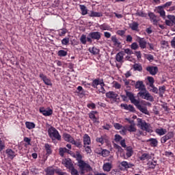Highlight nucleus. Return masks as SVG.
I'll return each mask as SVG.
<instances>
[{
	"instance_id": "774afa93",
	"label": "nucleus",
	"mask_w": 175,
	"mask_h": 175,
	"mask_svg": "<svg viewBox=\"0 0 175 175\" xmlns=\"http://www.w3.org/2000/svg\"><path fill=\"white\" fill-rule=\"evenodd\" d=\"M114 148H115L116 150H118V151L119 152H122V151H123L122 148H121V146H120L118 145V144H115V145H114Z\"/></svg>"
},
{
	"instance_id": "bf43d9fd",
	"label": "nucleus",
	"mask_w": 175,
	"mask_h": 175,
	"mask_svg": "<svg viewBox=\"0 0 175 175\" xmlns=\"http://www.w3.org/2000/svg\"><path fill=\"white\" fill-rule=\"evenodd\" d=\"M131 47L132 50H137L139 49V45L137 44V42H133L131 44Z\"/></svg>"
},
{
	"instance_id": "423d86ee",
	"label": "nucleus",
	"mask_w": 175,
	"mask_h": 175,
	"mask_svg": "<svg viewBox=\"0 0 175 175\" xmlns=\"http://www.w3.org/2000/svg\"><path fill=\"white\" fill-rule=\"evenodd\" d=\"M88 36H90V38H92L93 40H100V39L102 38V34L99 31H93L90 32L88 34Z\"/></svg>"
},
{
	"instance_id": "680f3d73",
	"label": "nucleus",
	"mask_w": 175,
	"mask_h": 175,
	"mask_svg": "<svg viewBox=\"0 0 175 175\" xmlns=\"http://www.w3.org/2000/svg\"><path fill=\"white\" fill-rule=\"evenodd\" d=\"M126 131H128V129L126 127V126L122 127V130L120 131V133L121 135H126Z\"/></svg>"
},
{
	"instance_id": "4be33fe9",
	"label": "nucleus",
	"mask_w": 175,
	"mask_h": 175,
	"mask_svg": "<svg viewBox=\"0 0 175 175\" xmlns=\"http://www.w3.org/2000/svg\"><path fill=\"white\" fill-rule=\"evenodd\" d=\"M71 144H73L74 146H75V147H77V148H81V147H83V142H81V139H80L72 140Z\"/></svg>"
},
{
	"instance_id": "a878e982",
	"label": "nucleus",
	"mask_w": 175,
	"mask_h": 175,
	"mask_svg": "<svg viewBox=\"0 0 175 175\" xmlns=\"http://www.w3.org/2000/svg\"><path fill=\"white\" fill-rule=\"evenodd\" d=\"M106 96L109 98V99H117L118 94H116L114 92H109L106 93Z\"/></svg>"
},
{
	"instance_id": "39448f33",
	"label": "nucleus",
	"mask_w": 175,
	"mask_h": 175,
	"mask_svg": "<svg viewBox=\"0 0 175 175\" xmlns=\"http://www.w3.org/2000/svg\"><path fill=\"white\" fill-rule=\"evenodd\" d=\"M137 96L142 98V99H146V100H150V102H154V97L147 92V90H141L138 94Z\"/></svg>"
},
{
	"instance_id": "7c9ffc66",
	"label": "nucleus",
	"mask_w": 175,
	"mask_h": 175,
	"mask_svg": "<svg viewBox=\"0 0 175 175\" xmlns=\"http://www.w3.org/2000/svg\"><path fill=\"white\" fill-rule=\"evenodd\" d=\"M75 157L78 162V165H79V163H81L82 162L84 161V160H83V155H81V154H80V152H76Z\"/></svg>"
},
{
	"instance_id": "8fccbe9b",
	"label": "nucleus",
	"mask_w": 175,
	"mask_h": 175,
	"mask_svg": "<svg viewBox=\"0 0 175 175\" xmlns=\"http://www.w3.org/2000/svg\"><path fill=\"white\" fill-rule=\"evenodd\" d=\"M80 42L82 44H87V36L83 34L80 38Z\"/></svg>"
},
{
	"instance_id": "c756f323",
	"label": "nucleus",
	"mask_w": 175,
	"mask_h": 175,
	"mask_svg": "<svg viewBox=\"0 0 175 175\" xmlns=\"http://www.w3.org/2000/svg\"><path fill=\"white\" fill-rule=\"evenodd\" d=\"M151 154L148 153H143L139 157L140 161H149L151 159Z\"/></svg>"
},
{
	"instance_id": "1a4fd4ad",
	"label": "nucleus",
	"mask_w": 175,
	"mask_h": 175,
	"mask_svg": "<svg viewBox=\"0 0 175 175\" xmlns=\"http://www.w3.org/2000/svg\"><path fill=\"white\" fill-rule=\"evenodd\" d=\"M40 113L45 117H50L53 114V109L50 108L46 109L44 107H41L40 108Z\"/></svg>"
},
{
	"instance_id": "69168bd1",
	"label": "nucleus",
	"mask_w": 175,
	"mask_h": 175,
	"mask_svg": "<svg viewBox=\"0 0 175 175\" xmlns=\"http://www.w3.org/2000/svg\"><path fill=\"white\" fill-rule=\"evenodd\" d=\"M113 126L116 129L120 130L122 129V125L120 124V123H115Z\"/></svg>"
},
{
	"instance_id": "c85d7f7f",
	"label": "nucleus",
	"mask_w": 175,
	"mask_h": 175,
	"mask_svg": "<svg viewBox=\"0 0 175 175\" xmlns=\"http://www.w3.org/2000/svg\"><path fill=\"white\" fill-rule=\"evenodd\" d=\"M138 43L141 49H146L147 47V41L144 38H139Z\"/></svg>"
},
{
	"instance_id": "09e8293b",
	"label": "nucleus",
	"mask_w": 175,
	"mask_h": 175,
	"mask_svg": "<svg viewBox=\"0 0 175 175\" xmlns=\"http://www.w3.org/2000/svg\"><path fill=\"white\" fill-rule=\"evenodd\" d=\"M68 32V29L64 28L59 30V36H64Z\"/></svg>"
},
{
	"instance_id": "412c9836",
	"label": "nucleus",
	"mask_w": 175,
	"mask_h": 175,
	"mask_svg": "<svg viewBox=\"0 0 175 175\" xmlns=\"http://www.w3.org/2000/svg\"><path fill=\"white\" fill-rule=\"evenodd\" d=\"M112 168L113 164H111V163H105L103 165V170H104V172H109L110 170H111Z\"/></svg>"
},
{
	"instance_id": "dca6fc26",
	"label": "nucleus",
	"mask_w": 175,
	"mask_h": 175,
	"mask_svg": "<svg viewBox=\"0 0 175 175\" xmlns=\"http://www.w3.org/2000/svg\"><path fill=\"white\" fill-rule=\"evenodd\" d=\"M136 90H139V91H146V86L142 81H137L135 84Z\"/></svg>"
},
{
	"instance_id": "0e129e2a",
	"label": "nucleus",
	"mask_w": 175,
	"mask_h": 175,
	"mask_svg": "<svg viewBox=\"0 0 175 175\" xmlns=\"http://www.w3.org/2000/svg\"><path fill=\"white\" fill-rule=\"evenodd\" d=\"M124 59L125 61H129L130 62H133V64H135V60L133 59V57L131 56H126Z\"/></svg>"
},
{
	"instance_id": "aec40b11",
	"label": "nucleus",
	"mask_w": 175,
	"mask_h": 175,
	"mask_svg": "<svg viewBox=\"0 0 175 175\" xmlns=\"http://www.w3.org/2000/svg\"><path fill=\"white\" fill-rule=\"evenodd\" d=\"M83 144L84 147H85V146H90V144H91V137H90V135H88V134H85L83 135Z\"/></svg>"
},
{
	"instance_id": "13d9d810",
	"label": "nucleus",
	"mask_w": 175,
	"mask_h": 175,
	"mask_svg": "<svg viewBox=\"0 0 175 175\" xmlns=\"http://www.w3.org/2000/svg\"><path fill=\"white\" fill-rule=\"evenodd\" d=\"M69 44V38H65L62 40V44L63 46H66V44Z\"/></svg>"
},
{
	"instance_id": "cd10ccee",
	"label": "nucleus",
	"mask_w": 175,
	"mask_h": 175,
	"mask_svg": "<svg viewBox=\"0 0 175 175\" xmlns=\"http://www.w3.org/2000/svg\"><path fill=\"white\" fill-rule=\"evenodd\" d=\"M129 27L132 31H139V23L137 22L133 21L131 23H129Z\"/></svg>"
},
{
	"instance_id": "f8f14e48",
	"label": "nucleus",
	"mask_w": 175,
	"mask_h": 175,
	"mask_svg": "<svg viewBox=\"0 0 175 175\" xmlns=\"http://www.w3.org/2000/svg\"><path fill=\"white\" fill-rule=\"evenodd\" d=\"M151 23H152L153 25H158V20L157 19V16L153 12H149L148 14Z\"/></svg>"
},
{
	"instance_id": "338daca9",
	"label": "nucleus",
	"mask_w": 175,
	"mask_h": 175,
	"mask_svg": "<svg viewBox=\"0 0 175 175\" xmlns=\"http://www.w3.org/2000/svg\"><path fill=\"white\" fill-rule=\"evenodd\" d=\"M172 4H173V1H169V2H167L165 4H163L162 6L165 9V8L170 7V5H172Z\"/></svg>"
},
{
	"instance_id": "4c0bfd02",
	"label": "nucleus",
	"mask_w": 175,
	"mask_h": 175,
	"mask_svg": "<svg viewBox=\"0 0 175 175\" xmlns=\"http://www.w3.org/2000/svg\"><path fill=\"white\" fill-rule=\"evenodd\" d=\"M165 91H166V87L165 85L159 87V95L161 98H162V96H163V94H165Z\"/></svg>"
},
{
	"instance_id": "72a5a7b5",
	"label": "nucleus",
	"mask_w": 175,
	"mask_h": 175,
	"mask_svg": "<svg viewBox=\"0 0 175 175\" xmlns=\"http://www.w3.org/2000/svg\"><path fill=\"white\" fill-rule=\"evenodd\" d=\"M126 126L129 132H136L137 131L136 126H135V124H131V125H126Z\"/></svg>"
},
{
	"instance_id": "6e6d98bb",
	"label": "nucleus",
	"mask_w": 175,
	"mask_h": 175,
	"mask_svg": "<svg viewBox=\"0 0 175 175\" xmlns=\"http://www.w3.org/2000/svg\"><path fill=\"white\" fill-rule=\"evenodd\" d=\"M123 81L124 82V85L126 86L127 90H131V86H129V84H131V80L123 79Z\"/></svg>"
},
{
	"instance_id": "4468645a",
	"label": "nucleus",
	"mask_w": 175,
	"mask_h": 175,
	"mask_svg": "<svg viewBox=\"0 0 175 175\" xmlns=\"http://www.w3.org/2000/svg\"><path fill=\"white\" fill-rule=\"evenodd\" d=\"M5 153L7 154V157L9 158V159H14L16 155V152H14L11 148L5 150Z\"/></svg>"
},
{
	"instance_id": "f704fd0d",
	"label": "nucleus",
	"mask_w": 175,
	"mask_h": 175,
	"mask_svg": "<svg viewBox=\"0 0 175 175\" xmlns=\"http://www.w3.org/2000/svg\"><path fill=\"white\" fill-rule=\"evenodd\" d=\"M82 16H85L88 13V9L84 5H79Z\"/></svg>"
},
{
	"instance_id": "9b49d317",
	"label": "nucleus",
	"mask_w": 175,
	"mask_h": 175,
	"mask_svg": "<svg viewBox=\"0 0 175 175\" xmlns=\"http://www.w3.org/2000/svg\"><path fill=\"white\" fill-rule=\"evenodd\" d=\"M96 114H98V111H92L89 113V118L94 124H99V120L96 118Z\"/></svg>"
},
{
	"instance_id": "2eb2a0df",
	"label": "nucleus",
	"mask_w": 175,
	"mask_h": 175,
	"mask_svg": "<svg viewBox=\"0 0 175 175\" xmlns=\"http://www.w3.org/2000/svg\"><path fill=\"white\" fill-rule=\"evenodd\" d=\"M121 107H123L124 110H129V111H131V113H135L136 111V109H135V107L132 105H127V104H121Z\"/></svg>"
},
{
	"instance_id": "e433bc0d",
	"label": "nucleus",
	"mask_w": 175,
	"mask_h": 175,
	"mask_svg": "<svg viewBox=\"0 0 175 175\" xmlns=\"http://www.w3.org/2000/svg\"><path fill=\"white\" fill-rule=\"evenodd\" d=\"M100 29H102V31H111L110 26L106 23L100 25Z\"/></svg>"
},
{
	"instance_id": "6e6552de",
	"label": "nucleus",
	"mask_w": 175,
	"mask_h": 175,
	"mask_svg": "<svg viewBox=\"0 0 175 175\" xmlns=\"http://www.w3.org/2000/svg\"><path fill=\"white\" fill-rule=\"evenodd\" d=\"M133 166H135V165L125 161L120 162L119 165V167L121 170H122V169H131V167H133Z\"/></svg>"
},
{
	"instance_id": "5fc2aeb1",
	"label": "nucleus",
	"mask_w": 175,
	"mask_h": 175,
	"mask_svg": "<svg viewBox=\"0 0 175 175\" xmlns=\"http://www.w3.org/2000/svg\"><path fill=\"white\" fill-rule=\"evenodd\" d=\"M110 154V152L106 149H102L101 150V156L102 157H107Z\"/></svg>"
},
{
	"instance_id": "e2e57ef3",
	"label": "nucleus",
	"mask_w": 175,
	"mask_h": 175,
	"mask_svg": "<svg viewBox=\"0 0 175 175\" xmlns=\"http://www.w3.org/2000/svg\"><path fill=\"white\" fill-rule=\"evenodd\" d=\"M123 53L124 54H128L129 55H132V54H133V51L131 50L130 49H124V51Z\"/></svg>"
},
{
	"instance_id": "37998d69",
	"label": "nucleus",
	"mask_w": 175,
	"mask_h": 175,
	"mask_svg": "<svg viewBox=\"0 0 175 175\" xmlns=\"http://www.w3.org/2000/svg\"><path fill=\"white\" fill-rule=\"evenodd\" d=\"M25 126L27 129H33V128L36 126L35 123L31 122H26Z\"/></svg>"
},
{
	"instance_id": "9d476101",
	"label": "nucleus",
	"mask_w": 175,
	"mask_h": 175,
	"mask_svg": "<svg viewBox=\"0 0 175 175\" xmlns=\"http://www.w3.org/2000/svg\"><path fill=\"white\" fill-rule=\"evenodd\" d=\"M165 9L163 5H159L157 8H156V12L157 13H159L160 14V16L163 18V20H165L166 18V12H165Z\"/></svg>"
},
{
	"instance_id": "de8ad7c7",
	"label": "nucleus",
	"mask_w": 175,
	"mask_h": 175,
	"mask_svg": "<svg viewBox=\"0 0 175 175\" xmlns=\"http://www.w3.org/2000/svg\"><path fill=\"white\" fill-rule=\"evenodd\" d=\"M70 174L72 175H79V171L75 168V167H70Z\"/></svg>"
},
{
	"instance_id": "864d4df0",
	"label": "nucleus",
	"mask_w": 175,
	"mask_h": 175,
	"mask_svg": "<svg viewBox=\"0 0 175 175\" xmlns=\"http://www.w3.org/2000/svg\"><path fill=\"white\" fill-rule=\"evenodd\" d=\"M5 142L3 140H2L1 138H0V152L1 151H3V150H5Z\"/></svg>"
},
{
	"instance_id": "c9c22d12",
	"label": "nucleus",
	"mask_w": 175,
	"mask_h": 175,
	"mask_svg": "<svg viewBox=\"0 0 175 175\" xmlns=\"http://www.w3.org/2000/svg\"><path fill=\"white\" fill-rule=\"evenodd\" d=\"M45 172L47 175H54V173H55V170L53 168V167H48L46 170Z\"/></svg>"
},
{
	"instance_id": "49530a36",
	"label": "nucleus",
	"mask_w": 175,
	"mask_h": 175,
	"mask_svg": "<svg viewBox=\"0 0 175 175\" xmlns=\"http://www.w3.org/2000/svg\"><path fill=\"white\" fill-rule=\"evenodd\" d=\"M133 150H132V148L128 147L126 148V157H128V158H130V157L133 155Z\"/></svg>"
},
{
	"instance_id": "473e14b6",
	"label": "nucleus",
	"mask_w": 175,
	"mask_h": 175,
	"mask_svg": "<svg viewBox=\"0 0 175 175\" xmlns=\"http://www.w3.org/2000/svg\"><path fill=\"white\" fill-rule=\"evenodd\" d=\"M44 149L46 151V155H51V154L53 153V150H51V145L49 144H45Z\"/></svg>"
},
{
	"instance_id": "a18cd8bd",
	"label": "nucleus",
	"mask_w": 175,
	"mask_h": 175,
	"mask_svg": "<svg viewBox=\"0 0 175 175\" xmlns=\"http://www.w3.org/2000/svg\"><path fill=\"white\" fill-rule=\"evenodd\" d=\"M57 55L59 57H66L68 55V52L64 50H60L57 52Z\"/></svg>"
},
{
	"instance_id": "0eeeda50",
	"label": "nucleus",
	"mask_w": 175,
	"mask_h": 175,
	"mask_svg": "<svg viewBox=\"0 0 175 175\" xmlns=\"http://www.w3.org/2000/svg\"><path fill=\"white\" fill-rule=\"evenodd\" d=\"M174 136V134L173 133V132H169L168 133H167L165 135L161 138V143L162 144H165V143H166L167 140H170V139H172Z\"/></svg>"
},
{
	"instance_id": "f3484780",
	"label": "nucleus",
	"mask_w": 175,
	"mask_h": 175,
	"mask_svg": "<svg viewBox=\"0 0 175 175\" xmlns=\"http://www.w3.org/2000/svg\"><path fill=\"white\" fill-rule=\"evenodd\" d=\"M40 77L44 81V84H46V85H51V81L49 79V78H47L44 74L40 73Z\"/></svg>"
},
{
	"instance_id": "bb28decb",
	"label": "nucleus",
	"mask_w": 175,
	"mask_h": 175,
	"mask_svg": "<svg viewBox=\"0 0 175 175\" xmlns=\"http://www.w3.org/2000/svg\"><path fill=\"white\" fill-rule=\"evenodd\" d=\"M148 143H150L151 147H157L158 146V140L155 138H150L147 140Z\"/></svg>"
},
{
	"instance_id": "f03ea898",
	"label": "nucleus",
	"mask_w": 175,
	"mask_h": 175,
	"mask_svg": "<svg viewBox=\"0 0 175 175\" xmlns=\"http://www.w3.org/2000/svg\"><path fill=\"white\" fill-rule=\"evenodd\" d=\"M137 126L141 127L142 131H146V132H152L151 124L147 123L146 120H142V118H137Z\"/></svg>"
},
{
	"instance_id": "b1692460",
	"label": "nucleus",
	"mask_w": 175,
	"mask_h": 175,
	"mask_svg": "<svg viewBox=\"0 0 175 175\" xmlns=\"http://www.w3.org/2000/svg\"><path fill=\"white\" fill-rule=\"evenodd\" d=\"M155 133L157 135H159V136H163V135H166V133H167V131L166 129L159 128L155 129Z\"/></svg>"
},
{
	"instance_id": "f257e3e1",
	"label": "nucleus",
	"mask_w": 175,
	"mask_h": 175,
	"mask_svg": "<svg viewBox=\"0 0 175 175\" xmlns=\"http://www.w3.org/2000/svg\"><path fill=\"white\" fill-rule=\"evenodd\" d=\"M125 92H126V95H127L131 103H133V105H134L137 107V109H138V110L141 111V113H143L144 114H146V116H150V112L147 109V107L140 105V101L135 98V95L133 94V93L131 92H128V90H125Z\"/></svg>"
},
{
	"instance_id": "4d7b16f0",
	"label": "nucleus",
	"mask_w": 175,
	"mask_h": 175,
	"mask_svg": "<svg viewBox=\"0 0 175 175\" xmlns=\"http://www.w3.org/2000/svg\"><path fill=\"white\" fill-rule=\"evenodd\" d=\"M114 140L116 143H118V142H121V140H122V137H121V135H120L118 134H116V135H115Z\"/></svg>"
},
{
	"instance_id": "20e7f679",
	"label": "nucleus",
	"mask_w": 175,
	"mask_h": 175,
	"mask_svg": "<svg viewBox=\"0 0 175 175\" xmlns=\"http://www.w3.org/2000/svg\"><path fill=\"white\" fill-rule=\"evenodd\" d=\"M48 135L52 139H56V140H61V135H59V133L55 128L53 126H51L49 129Z\"/></svg>"
},
{
	"instance_id": "3c124183",
	"label": "nucleus",
	"mask_w": 175,
	"mask_h": 175,
	"mask_svg": "<svg viewBox=\"0 0 175 175\" xmlns=\"http://www.w3.org/2000/svg\"><path fill=\"white\" fill-rule=\"evenodd\" d=\"M135 14V16H139V17H147V14L143 11H137Z\"/></svg>"
},
{
	"instance_id": "603ef678",
	"label": "nucleus",
	"mask_w": 175,
	"mask_h": 175,
	"mask_svg": "<svg viewBox=\"0 0 175 175\" xmlns=\"http://www.w3.org/2000/svg\"><path fill=\"white\" fill-rule=\"evenodd\" d=\"M150 88H148L150 92H154V94H158V89L155 85H153V86H149Z\"/></svg>"
},
{
	"instance_id": "052dcab7",
	"label": "nucleus",
	"mask_w": 175,
	"mask_h": 175,
	"mask_svg": "<svg viewBox=\"0 0 175 175\" xmlns=\"http://www.w3.org/2000/svg\"><path fill=\"white\" fill-rule=\"evenodd\" d=\"M167 18L172 22V24L175 25V16L174 15H167Z\"/></svg>"
},
{
	"instance_id": "a211bd4d",
	"label": "nucleus",
	"mask_w": 175,
	"mask_h": 175,
	"mask_svg": "<svg viewBox=\"0 0 175 175\" xmlns=\"http://www.w3.org/2000/svg\"><path fill=\"white\" fill-rule=\"evenodd\" d=\"M98 85H105V83H103V80H100V79H94L92 83V87L93 88H96Z\"/></svg>"
},
{
	"instance_id": "393cba45",
	"label": "nucleus",
	"mask_w": 175,
	"mask_h": 175,
	"mask_svg": "<svg viewBox=\"0 0 175 175\" xmlns=\"http://www.w3.org/2000/svg\"><path fill=\"white\" fill-rule=\"evenodd\" d=\"M63 137L65 140V142H68V143H71L73 142V140L75 139V138H73V137H72V135H70L68 133H64L63 135Z\"/></svg>"
},
{
	"instance_id": "7ed1b4c3",
	"label": "nucleus",
	"mask_w": 175,
	"mask_h": 175,
	"mask_svg": "<svg viewBox=\"0 0 175 175\" xmlns=\"http://www.w3.org/2000/svg\"><path fill=\"white\" fill-rule=\"evenodd\" d=\"M78 167L81 170V174H85V173H89V172H92V167L90 164L85 163V161H82L78 164Z\"/></svg>"
},
{
	"instance_id": "5701e85b",
	"label": "nucleus",
	"mask_w": 175,
	"mask_h": 175,
	"mask_svg": "<svg viewBox=\"0 0 175 175\" xmlns=\"http://www.w3.org/2000/svg\"><path fill=\"white\" fill-rule=\"evenodd\" d=\"M96 142L100 143V144H105V143H107V136L103 135L100 137H97Z\"/></svg>"
},
{
	"instance_id": "ddd939ff",
	"label": "nucleus",
	"mask_w": 175,
	"mask_h": 175,
	"mask_svg": "<svg viewBox=\"0 0 175 175\" xmlns=\"http://www.w3.org/2000/svg\"><path fill=\"white\" fill-rule=\"evenodd\" d=\"M146 70L149 72L150 75L152 76H155L158 73V67L157 66H148Z\"/></svg>"
},
{
	"instance_id": "a19ab883",
	"label": "nucleus",
	"mask_w": 175,
	"mask_h": 175,
	"mask_svg": "<svg viewBox=\"0 0 175 175\" xmlns=\"http://www.w3.org/2000/svg\"><path fill=\"white\" fill-rule=\"evenodd\" d=\"M111 41L113 42L114 46H120L121 44V42L118 41V39H117V37L116 36H111Z\"/></svg>"
},
{
	"instance_id": "58836bf2",
	"label": "nucleus",
	"mask_w": 175,
	"mask_h": 175,
	"mask_svg": "<svg viewBox=\"0 0 175 175\" xmlns=\"http://www.w3.org/2000/svg\"><path fill=\"white\" fill-rule=\"evenodd\" d=\"M89 51L94 55H96L99 54V49L96 47L90 48Z\"/></svg>"
},
{
	"instance_id": "ea45409f",
	"label": "nucleus",
	"mask_w": 175,
	"mask_h": 175,
	"mask_svg": "<svg viewBox=\"0 0 175 175\" xmlns=\"http://www.w3.org/2000/svg\"><path fill=\"white\" fill-rule=\"evenodd\" d=\"M62 163L63 165H65L66 167H68L69 170L70 169V167H73L70 160L66 159L65 161H62Z\"/></svg>"
},
{
	"instance_id": "79ce46f5",
	"label": "nucleus",
	"mask_w": 175,
	"mask_h": 175,
	"mask_svg": "<svg viewBox=\"0 0 175 175\" xmlns=\"http://www.w3.org/2000/svg\"><path fill=\"white\" fill-rule=\"evenodd\" d=\"M149 169H155V166H157V161H149L147 163Z\"/></svg>"
},
{
	"instance_id": "c03bdc74",
	"label": "nucleus",
	"mask_w": 175,
	"mask_h": 175,
	"mask_svg": "<svg viewBox=\"0 0 175 175\" xmlns=\"http://www.w3.org/2000/svg\"><path fill=\"white\" fill-rule=\"evenodd\" d=\"M147 80L148 81V85L149 87H152L154 85V83H155V80L154 79V77H148Z\"/></svg>"
},
{
	"instance_id": "6ab92c4d",
	"label": "nucleus",
	"mask_w": 175,
	"mask_h": 175,
	"mask_svg": "<svg viewBox=\"0 0 175 175\" xmlns=\"http://www.w3.org/2000/svg\"><path fill=\"white\" fill-rule=\"evenodd\" d=\"M125 55V53H124V51H120L116 55V59L118 61V62L122 63L124 62V56Z\"/></svg>"
},
{
	"instance_id": "2f4dec72",
	"label": "nucleus",
	"mask_w": 175,
	"mask_h": 175,
	"mask_svg": "<svg viewBox=\"0 0 175 175\" xmlns=\"http://www.w3.org/2000/svg\"><path fill=\"white\" fill-rule=\"evenodd\" d=\"M102 16H103L102 12H96L94 11H90V13L89 14L90 17H102Z\"/></svg>"
}]
</instances>
